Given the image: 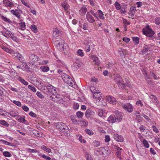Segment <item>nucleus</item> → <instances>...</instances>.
Segmentation results:
<instances>
[{
  "mask_svg": "<svg viewBox=\"0 0 160 160\" xmlns=\"http://www.w3.org/2000/svg\"><path fill=\"white\" fill-rule=\"evenodd\" d=\"M22 65L23 67V69L26 70L27 71L29 69L28 66L25 62H22Z\"/></svg>",
  "mask_w": 160,
  "mask_h": 160,
  "instance_id": "nucleus-38",
  "label": "nucleus"
},
{
  "mask_svg": "<svg viewBox=\"0 0 160 160\" xmlns=\"http://www.w3.org/2000/svg\"><path fill=\"white\" fill-rule=\"evenodd\" d=\"M85 51L86 52H89L90 50V48L91 44L89 43H87L85 42Z\"/></svg>",
  "mask_w": 160,
  "mask_h": 160,
  "instance_id": "nucleus-23",
  "label": "nucleus"
},
{
  "mask_svg": "<svg viewBox=\"0 0 160 160\" xmlns=\"http://www.w3.org/2000/svg\"><path fill=\"white\" fill-rule=\"evenodd\" d=\"M113 137L115 140L118 142H122L123 141V138L121 135L117 134H114Z\"/></svg>",
  "mask_w": 160,
  "mask_h": 160,
  "instance_id": "nucleus-13",
  "label": "nucleus"
},
{
  "mask_svg": "<svg viewBox=\"0 0 160 160\" xmlns=\"http://www.w3.org/2000/svg\"><path fill=\"white\" fill-rule=\"evenodd\" d=\"M143 33L149 38H152L154 37V35L155 34L154 32L149 27L143 29Z\"/></svg>",
  "mask_w": 160,
  "mask_h": 160,
  "instance_id": "nucleus-7",
  "label": "nucleus"
},
{
  "mask_svg": "<svg viewBox=\"0 0 160 160\" xmlns=\"http://www.w3.org/2000/svg\"><path fill=\"white\" fill-rule=\"evenodd\" d=\"M50 92L52 95V96L55 95H56L57 94V92H56V88H55L52 91H51V90L50 91Z\"/></svg>",
  "mask_w": 160,
  "mask_h": 160,
  "instance_id": "nucleus-50",
  "label": "nucleus"
},
{
  "mask_svg": "<svg viewBox=\"0 0 160 160\" xmlns=\"http://www.w3.org/2000/svg\"><path fill=\"white\" fill-rule=\"evenodd\" d=\"M79 105L77 103H74L73 105V108L74 109H77L78 108Z\"/></svg>",
  "mask_w": 160,
  "mask_h": 160,
  "instance_id": "nucleus-64",
  "label": "nucleus"
},
{
  "mask_svg": "<svg viewBox=\"0 0 160 160\" xmlns=\"http://www.w3.org/2000/svg\"><path fill=\"white\" fill-rule=\"evenodd\" d=\"M25 24L24 22H22L20 23V26L22 30H24L25 29Z\"/></svg>",
  "mask_w": 160,
  "mask_h": 160,
  "instance_id": "nucleus-51",
  "label": "nucleus"
},
{
  "mask_svg": "<svg viewBox=\"0 0 160 160\" xmlns=\"http://www.w3.org/2000/svg\"><path fill=\"white\" fill-rule=\"evenodd\" d=\"M107 100L110 104H115L116 103V98L111 96L107 97Z\"/></svg>",
  "mask_w": 160,
  "mask_h": 160,
  "instance_id": "nucleus-12",
  "label": "nucleus"
},
{
  "mask_svg": "<svg viewBox=\"0 0 160 160\" xmlns=\"http://www.w3.org/2000/svg\"><path fill=\"white\" fill-rule=\"evenodd\" d=\"M86 19L90 23H92L95 21L94 18L91 14L90 12H87L86 15Z\"/></svg>",
  "mask_w": 160,
  "mask_h": 160,
  "instance_id": "nucleus-11",
  "label": "nucleus"
},
{
  "mask_svg": "<svg viewBox=\"0 0 160 160\" xmlns=\"http://www.w3.org/2000/svg\"><path fill=\"white\" fill-rule=\"evenodd\" d=\"M95 113L89 109H88L85 113V115L87 118H89L91 116L94 115Z\"/></svg>",
  "mask_w": 160,
  "mask_h": 160,
  "instance_id": "nucleus-18",
  "label": "nucleus"
},
{
  "mask_svg": "<svg viewBox=\"0 0 160 160\" xmlns=\"http://www.w3.org/2000/svg\"><path fill=\"white\" fill-rule=\"evenodd\" d=\"M93 97L94 98L96 99L97 102H96L97 103L98 102L99 103L98 104L99 105L105 106L106 105V103L104 102L103 103H102V105L101 104L103 100V98L100 92H98L97 93L93 94Z\"/></svg>",
  "mask_w": 160,
  "mask_h": 160,
  "instance_id": "nucleus-4",
  "label": "nucleus"
},
{
  "mask_svg": "<svg viewBox=\"0 0 160 160\" xmlns=\"http://www.w3.org/2000/svg\"><path fill=\"white\" fill-rule=\"evenodd\" d=\"M31 30L35 33H36L38 32V29L37 28L35 25H32L31 27Z\"/></svg>",
  "mask_w": 160,
  "mask_h": 160,
  "instance_id": "nucleus-37",
  "label": "nucleus"
},
{
  "mask_svg": "<svg viewBox=\"0 0 160 160\" xmlns=\"http://www.w3.org/2000/svg\"><path fill=\"white\" fill-rule=\"evenodd\" d=\"M50 98L52 101L55 102H60L62 101V99L60 95L58 94L54 96H50Z\"/></svg>",
  "mask_w": 160,
  "mask_h": 160,
  "instance_id": "nucleus-9",
  "label": "nucleus"
},
{
  "mask_svg": "<svg viewBox=\"0 0 160 160\" xmlns=\"http://www.w3.org/2000/svg\"><path fill=\"white\" fill-rule=\"evenodd\" d=\"M114 5L116 9L118 10L120 9L121 8V6L117 1L115 2Z\"/></svg>",
  "mask_w": 160,
  "mask_h": 160,
  "instance_id": "nucleus-42",
  "label": "nucleus"
},
{
  "mask_svg": "<svg viewBox=\"0 0 160 160\" xmlns=\"http://www.w3.org/2000/svg\"><path fill=\"white\" fill-rule=\"evenodd\" d=\"M55 88V87L49 84L47 85V89L49 92H50V91H52Z\"/></svg>",
  "mask_w": 160,
  "mask_h": 160,
  "instance_id": "nucleus-33",
  "label": "nucleus"
},
{
  "mask_svg": "<svg viewBox=\"0 0 160 160\" xmlns=\"http://www.w3.org/2000/svg\"><path fill=\"white\" fill-rule=\"evenodd\" d=\"M55 126L58 130L62 132H64L68 128L65 123L62 122L56 123Z\"/></svg>",
  "mask_w": 160,
  "mask_h": 160,
  "instance_id": "nucleus-5",
  "label": "nucleus"
},
{
  "mask_svg": "<svg viewBox=\"0 0 160 160\" xmlns=\"http://www.w3.org/2000/svg\"><path fill=\"white\" fill-rule=\"evenodd\" d=\"M122 114L118 111L114 112V116H110L108 119V121L110 123H113L115 122H120L122 118Z\"/></svg>",
  "mask_w": 160,
  "mask_h": 160,
  "instance_id": "nucleus-2",
  "label": "nucleus"
},
{
  "mask_svg": "<svg viewBox=\"0 0 160 160\" xmlns=\"http://www.w3.org/2000/svg\"><path fill=\"white\" fill-rule=\"evenodd\" d=\"M136 104L137 105L140 106L141 107H142L143 106V104L140 100L137 101L136 102Z\"/></svg>",
  "mask_w": 160,
  "mask_h": 160,
  "instance_id": "nucleus-63",
  "label": "nucleus"
},
{
  "mask_svg": "<svg viewBox=\"0 0 160 160\" xmlns=\"http://www.w3.org/2000/svg\"><path fill=\"white\" fill-rule=\"evenodd\" d=\"M62 5L65 10H67L69 7V5L68 4L66 1L62 2Z\"/></svg>",
  "mask_w": 160,
  "mask_h": 160,
  "instance_id": "nucleus-26",
  "label": "nucleus"
},
{
  "mask_svg": "<svg viewBox=\"0 0 160 160\" xmlns=\"http://www.w3.org/2000/svg\"><path fill=\"white\" fill-rule=\"evenodd\" d=\"M3 49L5 51L9 53H11L12 52V49H10L7 48L5 47L3 48Z\"/></svg>",
  "mask_w": 160,
  "mask_h": 160,
  "instance_id": "nucleus-54",
  "label": "nucleus"
},
{
  "mask_svg": "<svg viewBox=\"0 0 160 160\" xmlns=\"http://www.w3.org/2000/svg\"><path fill=\"white\" fill-rule=\"evenodd\" d=\"M107 149V148L106 147H101L98 148L97 151V152L100 151L102 154H106L108 152V150H106Z\"/></svg>",
  "mask_w": 160,
  "mask_h": 160,
  "instance_id": "nucleus-22",
  "label": "nucleus"
},
{
  "mask_svg": "<svg viewBox=\"0 0 160 160\" xmlns=\"http://www.w3.org/2000/svg\"><path fill=\"white\" fill-rule=\"evenodd\" d=\"M121 149L119 147L117 148V155L118 158L120 157V155L121 154Z\"/></svg>",
  "mask_w": 160,
  "mask_h": 160,
  "instance_id": "nucleus-46",
  "label": "nucleus"
},
{
  "mask_svg": "<svg viewBox=\"0 0 160 160\" xmlns=\"http://www.w3.org/2000/svg\"><path fill=\"white\" fill-rule=\"evenodd\" d=\"M94 147H96L99 146L100 145V142L96 141H95L94 142Z\"/></svg>",
  "mask_w": 160,
  "mask_h": 160,
  "instance_id": "nucleus-56",
  "label": "nucleus"
},
{
  "mask_svg": "<svg viewBox=\"0 0 160 160\" xmlns=\"http://www.w3.org/2000/svg\"><path fill=\"white\" fill-rule=\"evenodd\" d=\"M18 79L20 82L25 85L27 86L28 84L27 82L25 80L21 77H19L18 78Z\"/></svg>",
  "mask_w": 160,
  "mask_h": 160,
  "instance_id": "nucleus-24",
  "label": "nucleus"
},
{
  "mask_svg": "<svg viewBox=\"0 0 160 160\" xmlns=\"http://www.w3.org/2000/svg\"><path fill=\"white\" fill-rule=\"evenodd\" d=\"M28 88L33 92H36L37 91L36 88L32 85H29L28 86Z\"/></svg>",
  "mask_w": 160,
  "mask_h": 160,
  "instance_id": "nucleus-32",
  "label": "nucleus"
},
{
  "mask_svg": "<svg viewBox=\"0 0 160 160\" xmlns=\"http://www.w3.org/2000/svg\"><path fill=\"white\" fill-rule=\"evenodd\" d=\"M22 108L23 110L25 112H28L29 110V108L25 105L23 106Z\"/></svg>",
  "mask_w": 160,
  "mask_h": 160,
  "instance_id": "nucleus-61",
  "label": "nucleus"
},
{
  "mask_svg": "<svg viewBox=\"0 0 160 160\" xmlns=\"http://www.w3.org/2000/svg\"><path fill=\"white\" fill-rule=\"evenodd\" d=\"M53 36L54 37H57L61 34V32L57 28L54 29L53 31Z\"/></svg>",
  "mask_w": 160,
  "mask_h": 160,
  "instance_id": "nucleus-19",
  "label": "nucleus"
},
{
  "mask_svg": "<svg viewBox=\"0 0 160 160\" xmlns=\"http://www.w3.org/2000/svg\"><path fill=\"white\" fill-rule=\"evenodd\" d=\"M1 141L3 144H5V145L11 146H13L12 143H10L5 140H2Z\"/></svg>",
  "mask_w": 160,
  "mask_h": 160,
  "instance_id": "nucleus-43",
  "label": "nucleus"
},
{
  "mask_svg": "<svg viewBox=\"0 0 160 160\" xmlns=\"http://www.w3.org/2000/svg\"><path fill=\"white\" fill-rule=\"evenodd\" d=\"M77 54L78 55L81 57H82L84 55V54L82 52V50L81 49H79L78 50L77 52Z\"/></svg>",
  "mask_w": 160,
  "mask_h": 160,
  "instance_id": "nucleus-45",
  "label": "nucleus"
},
{
  "mask_svg": "<svg viewBox=\"0 0 160 160\" xmlns=\"http://www.w3.org/2000/svg\"><path fill=\"white\" fill-rule=\"evenodd\" d=\"M92 58L93 61L95 62L96 64L98 65L100 63L98 58L94 56H92Z\"/></svg>",
  "mask_w": 160,
  "mask_h": 160,
  "instance_id": "nucleus-25",
  "label": "nucleus"
},
{
  "mask_svg": "<svg viewBox=\"0 0 160 160\" xmlns=\"http://www.w3.org/2000/svg\"><path fill=\"white\" fill-rule=\"evenodd\" d=\"M53 41L54 42V44L58 49L62 52L64 54H67L68 53L69 50L68 47L63 40L56 38L53 40Z\"/></svg>",
  "mask_w": 160,
  "mask_h": 160,
  "instance_id": "nucleus-1",
  "label": "nucleus"
},
{
  "mask_svg": "<svg viewBox=\"0 0 160 160\" xmlns=\"http://www.w3.org/2000/svg\"><path fill=\"white\" fill-rule=\"evenodd\" d=\"M80 124H81L82 125L85 126H87L88 122L86 120H83L81 121H80Z\"/></svg>",
  "mask_w": 160,
  "mask_h": 160,
  "instance_id": "nucleus-34",
  "label": "nucleus"
},
{
  "mask_svg": "<svg viewBox=\"0 0 160 160\" xmlns=\"http://www.w3.org/2000/svg\"><path fill=\"white\" fill-rule=\"evenodd\" d=\"M133 40L136 43H138L139 42V38L137 37H134L132 38Z\"/></svg>",
  "mask_w": 160,
  "mask_h": 160,
  "instance_id": "nucleus-55",
  "label": "nucleus"
},
{
  "mask_svg": "<svg viewBox=\"0 0 160 160\" xmlns=\"http://www.w3.org/2000/svg\"><path fill=\"white\" fill-rule=\"evenodd\" d=\"M70 118L71 120L72 121V122L75 124H80V122L79 120H78L76 119L74 115H71L70 116Z\"/></svg>",
  "mask_w": 160,
  "mask_h": 160,
  "instance_id": "nucleus-20",
  "label": "nucleus"
},
{
  "mask_svg": "<svg viewBox=\"0 0 160 160\" xmlns=\"http://www.w3.org/2000/svg\"><path fill=\"white\" fill-rule=\"evenodd\" d=\"M2 34L6 38L11 37L13 39L12 36H13V35L12 34L11 32L10 31L7 30L5 32H2Z\"/></svg>",
  "mask_w": 160,
  "mask_h": 160,
  "instance_id": "nucleus-15",
  "label": "nucleus"
},
{
  "mask_svg": "<svg viewBox=\"0 0 160 160\" xmlns=\"http://www.w3.org/2000/svg\"><path fill=\"white\" fill-rule=\"evenodd\" d=\"M87 11V8L84 6H83L79 11V14L82 16L84 15Z\"/></svg>",
  "mask_w": 160,
  "mask_h": 160,
  "instance_id": "nucleus-17",
  "label": "nucleus"
},
{
  "mask_svg": "<svg viewBox=\"0 0 160 160\" xmlns=\"http://www.w3.org/2000/svg\"><path fill=\"white\" fill-rule=\"evenodd\" d=\"M142 143L145 147L147 148H148L149 147V144L147 141L146 139H144L143 140Z\"/></svg>",
  "mask_w": 160,
  "mask_h": 160,
  "instance_id": "nucleus-35",
  "label": "nucleus"
},
{
  "mask_svg": "<svg viewBox=\"0 0 160 160\" xmlns=\"http://www.w3.org/2000/svg\"><path fill=\"white\" fill-rule=\"evenodd\" d=\"M141 115L140 114L136 116L135 118L137 120L138 122H140L142 120V118L141 117Z\"/></svg>",
  "mask_w": 160,
  "mask_h": 160,
  "instance_id": "nucleus-44",
  "label": "nucleus"
},
{
  "mask_svg": "<svg viewBox=\"0 0 160 160\" xmlns=\"http://www.w3.org/2000/svg\"><path fill=\"white\" fill-rule=\"evenodd\" d=\"M20 10L16 9L15 10H11V12L13 15H15L18 19H20Z\"/></svg>",
  "mask_w": 160,
  "mask_h": 160,
  "instance_id": "nucleus-14",
  "label": "nucleus"
},
{
  "mask_svg": "<svg viewBox=\"0 0 160 160\" xmlns=\"http://www.w3.org/2000/svg\"><path fill=\"white\" fill-rule=\"evenodd\" d=\"M3 155L5 157H10L12 156V154L9 152L4 151L3 152Z\"/></svg>",
  "mask_w": 160,
  "mask_h": 160,
  "instance_id": "nucleus-30",
  "label": "nucleus"
},
{
  "mask_svg": "<svg viewBox=\"0 0 160 160\" xmlns=\"http://www.w3.org/2000/svg\"><path fill=\"white\" fill-rule=\"evenodd\" d=\"M42 157L46 160H50L51 159V158L50 157L48 156L45 154H43L42 155Z\"/></svg>",
  "mask_w": 160,
  "mask_h": 160,
  "instance_id": "nucleus-53",
  "label": "nucleus"
},
{
  "mask_svg": "<svg viewBox=\"0 0 160 160\" xmlns=\"http://www.w3.org/2000/svg\"><path fill=\"white\" fill-rule=\"evenodd\" d=\"M85 131L86 133L89 135H92L93 134L92 131L89 129H86Z\"/></svg>",
  "mask_w": 160,
  "mask_h": 160,
  "instance_id": "nucleus-59",
  "label": "nucleus"
},
{
  "mask_svg": "<svg viewBox=\"0 0 160 160\" xmlns=\"http://www.w3.org/2000/svg\"><path fill=\"white\" fill-rule=\"evenodd\" d=\"M121 106L124 109L127 111L129 112H132L133 111V107L129 103H122Z\"/></svg>",
  "mask_w": 160,
  "mask_h": 160,
  "instance_id": "nucleus-8",
  "label": "nucleus"
},
{
  "mask_svg": "<svg viewBox=\"0 0 160 160\" xmlns=\"http://www.w3.org/2000/svg\"><path fill=\"white\" fill-rule=\"evenodd\" d=\"M150 98L152 99V101L155 104L157 105L159 104V102L157 100V97L153 95H151L150 96Z\"/></svg>",
  "mask_w": 160,
  "mask_h": 160,
  "instance_id": "nucleus-21",
  "label": "nucleus"
},
{
  "mask_svg": "<svg viewBox=\"0 0 160 160\" xmlns=\"http://www.w3.org/2000/svg\"><path fill=\"white\" fill-rule=\"evenodd\" d=\"M114 80L120 88L122 89L125 88L126 85L124 84V81L120 75L118 74L115 75Z\"/></svg>",
  "mask_w": 160,
  "mask_h": 160,
  "instance_id": "nucleus-3",
  "label": "nucleus"
},
{
  "mask_svg": "<svg viewBox=\"0 0 160 160\" xmlns=\"http://www.w3.org/2000/svg\"><path fill=\"white\" fill-rule=\"evenodd\" d=\"M17 58L18 59L19 61L21 62H23L24 60L23 56L20 54H18V56H17Z\"/></svg>",
  "mask_w": 160,
  "mask_h": 160,
  "instance_id": "nucleus-31",
  "label": "nucleus"
},
{
  "mask_svg": "<svg viewBox=\"0 0 160 160\" xmlns=\"http://www.w3.org/2000/svg\"><path fill=\"white\" fill-rule=\"evenodd\" d=\"M9 114L11 116L14 117H15L17 114V113L13 111L10 112Z\"/></svg>",
  "mask_w": 160,
  "mask_h": 160,
  "instance_id": "nucleus-58",
  "label": "nucleus"
},
{
  "mask_svg": "<svg viewBox=\"0 0 160 160\" xmlns=\"http://www.w3.org/2000/svg\"><path fill=\"white\" fill-rule=\"evenodd\" d=\"M152 127L153 131H154V132L157 133L159 132V131L158 129L155 126H152Z\"/></svg>",
  "mask_w": 160,
  "mask_h": 160,
  "instance_id": "nucleus-62",
  "label": "nucleus"
},
{
  "mask_svg": "<svg viewBox=\"0 0 160 160\" xmlns=\"http://www.w3.org/2000/svg\"><path fill=\"white\" fill-rule=\"evenodd\" d=\"M0 123L5 126L8 127L9 125V124L5 121L4 120H0Z\"/></svg>",
  "mask_w": 160,
  "mask_h": 160,
  "instance_id": "nucleus-36",
  "label": "nucleus"
},
{
  "mask_svg": "<svg viewBox=\"0 0 160 160\" xmlns=\"http://www.w3.org/2000/svg\"><path fill=\"white\" fill-rule=\"evenodd\" d=\"M62 78L63 81L70 86L73 85V81L72 79L68 75L65 73H63Z\"/></svg>",
  "mask_w": 160,
  "mask_h": 160,
  "instance_id": "nucleus-6",
  "label": "nucleus"
},
{
  "mask_svg": "<svg viewBox=\"0 0 160 160\" xmlns=\"http://www.w3.org/2000/svg\"><path fill=\"white\" fill-rule=\"evenodd\" d=\"M28 152H38V151L36 149L28 148Z\"/></svg>",
  "mask_w": 160,
  "mask_h": 160,
  "instance_id": "nucleus-57",
  "label": "nucleus"
},
{
  "mask_svg": "<svg viewBox=\"0 0 160 160\" xmlns=\"http://www.w3.org/2000/svg\"><path fill=\"white\" fill-rule=\"evenodd\" d=\"M13 103L17 105L19 107H21L22 105L21 103L20 102L16 101V100H14L13 102Z\"/></svg>",
  "mask_w": 160,
  "mask_h": 160,
  "instance_id": "nucleus-52",
  "label": "nucleus"
},
{
  "mask_svg": "<svg viewBox=\"0 0 160 160\" xmlns=\"http://www.w3.org/2000/svg\"><path fill=\"white\" fill-rule=\"evenodd\" d=\"M76 115L78 118H81L83 116V113L80 111H78L77 112Z\"/></svg>",
  "mask_w": 160,
  "mask_h": 160,
  "instance_id": "nucleus-29",
  "label": "nucleus"
},
{
  "mask_svg": "<svg viewBox=\"0 0 160 160\" xmlns=\"http://www.w3.org/2000/svg\"><path fill=\"white\" fill-rule=\"evenodd\" d=\"M29 115L31 116L33 118H36L37 117V115L32 111H31L29 112Z\"/></svg>",
  "mask_w": 160,
  "mask_h": 160,
  "instance_id": "nucleus-60",
  "label": "nucleus"
},
{
  "mask_svg": "<svg viewBox=\"0 0 160 160\" xmlns=\"http://www.w3.org/2000/svg\"><path fill=\"white\" fill-rule=\"evenodd\" d=\"M18 119V121L21 123H26L27 122V121L24 118H23L21 117H20V119Z\"/></svg>",
  "mask_w": 160,
  "mask_h": 160,
  "instance_id": "nucleus-47",
  "label": "nucleus"
},
{
  "mask_svg": "<svg viewBox=\"0 0 160 160\" xmlns=\"http://www.w3.org/2000/svg\"><path fill=\"white\" fill-rule=\"evenodd\" d=\"M119 51L120 52V55L122 57L124 56L126 52V50L124 49H121V50H119Z\"/></svg>",
  "mask_w": 160,
  "mask_h": 160,
  "instance_id": "nucleus-39",
  "label": "nucleus"
},
{
  "mask_svg": "<svg viewBox=\"0 0 160 160\" xmlns=\"http://www.w3.org/2000/svg\"><path fill=\"white\" fill-rule=\"evenodd\" d=\"M40 69L43 72H47L49 70V68L47 67H40Z\"/></svg>",
  "mask_w": 160,
  "mask_h": 160,
  "instance_id": "nucleus-40",
  "label": "nucleus"
},
{
  "mask_svg": "<svg viewBox=\"0 0 160 160\" xmlns=\"http://www.w3.org/2000/svg\"><path fill=\"white\" fill-rule=\"evenodd\" d=\"M78 139L79 141L81 142H83V143H85L86 142V141L83 139H82V136L81 135H77L76 137L77 138H78V137H79Z\"/></svg>",
  "mask_w": 160,
  "mask_h": 160,
  "instance_id": "nucleus-41",
  "label": "nucleus"
},
{
  "mask_svg": "<svg viewBox=\"0 0 160 160\" xmlns=\"http://www.w3.org/2000/svg\"><path fill=\"white\" fill-rule=\"evenodd\" d=\"M98 13L99 17L100 19L102 20L105 19V18L103 16L104 14H103V13L102 11L100 10H98Z\"/></svg>",
  "mask_w": 160,
  "mask_h": 160,
  "instance_id": "nucleus-27",
  "label": "nucleus"
},
{
  "mask_svg": "<svg viewBox=\"0 0 160 160\" xmlns=\"http://www.w3.org/2000/svg\"><path fill=\"white\" fill-rule=\"evenodd\" d=\"M3 4L6 7H11L14 6V4L8 0H4Z\"/></svg>",
  "mask_w": 160,
  "mask_h": 160,
  "instance_id": "nucleus-16",
  "label": "nucleus"
},
{
  "mask_svg": "<svg viewBox=\"0 0 160 160\" xmlns=\"http://www.w3.org/2000/svg\"><path fill=\"white\" fill-rule=\"evenodd\" d=\"M37 95L40 98L42 99L44 98V96L40 92H38L36 93Z\"/></svg>",
  "mask_w": 160,
  "mask_h": 160,
  "instance_id": "nucleus-48",
  "label": "nucleus"
},
{
  "mask_svg": "<svg viewBox=\"0 0 160 160\" xmlns=\"http://www.w3.org/2000/svg\"><path fill=\"white\" fill-rule=\"evenodd\" d=\"M38 59V57L34 54H32L29 57V62L32 63L36 62Z\"/></svg>",
  "mask_w": 160,
  "mask_h": 160,
  "instance_id": "nucleus-10",
  "label": "nucleus"
},
{
  "mask_svg": "<svg viewBox=\"0 0 160 160\" xmlns=\"http://www.w3.org/2000/svg\"><path fill=\"white\" fill-rule=\"evenodd\" d=\"M155 23L157 25L160 24V18H155Z\"/></svg>",
  "mask_w": 160,
  "mask_h": 160,
  "instance_id": "nucleus-49",
  "label": "nucleus"
},
{
  "mask_svg": "<svg viewBox=\"0 0 160 160\" xmlns=\"http://www.w3.org/2000/svg\"><path fill=\"white\" fill-rule=\"evenodd\" d=\"M41 148L48 152H51V150L50 148L46 147L44 145H42L41 147Z\"/></svg>",
  "mask_w": 160,
  "mask_h": 160,
  "instance_id": "nucleus-28",
  "label": "nucleus"
}]
</instances>
